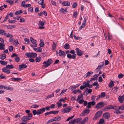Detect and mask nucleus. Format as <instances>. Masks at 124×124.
Segmentation results:
<instances>
[{
    "label": "nucleus",
    "mask_w": 124,
    "mask_h": 124,
    "mask_svg": "<svg viewBox=\"0 0 124 124\" xmlns=\"http://www.w3.org/2000/svg\"><path fill=\"white\" fill-rule=\"evenodd\" d=\"M74 120H75V122H76L77 123H78L80 122L81 121L82 119L81 118H77L76 119H74Z\"/></svg>",
    "instance_id": "nucleus-40"
},
{
    "label": "nucleus",
    "mask_w": 124,
    "mask_h": 124,
    "mask_svg": "<svg viewBox=\"0 0 124 124\" xmlns=\"http://www.w3.org/2000/svg\"><path fill=\"white\" fill-rule=\"evenodd\" d=\"M119 109H118L117 110H115L114 111V113L116 114L121 113V112L119 110Z\"/></svg>",
    "instance_id": "nucleus-57"
},
{
    "label": "nucleus",
    "mask_w": 124,
    "mask_h": 124,
    "mask_svg": "<svg viewBox=\"0 0 124 124\" xmlns=\"http://www.w3.org/2000/svg\"><path fill=\"white\" fill-rule=\"evenodd\" d=\"M58 112L59 111H52L46 113L45 114V116H46L50 114H56L58 113Z\"/></svg>",
    "instance_id": "nucleus-7"
},
{
    "label": "nucleus",
    "mask_w": 124,
    "mask_h": 124,
    "mask_svg": "<svg viewBox=\"0 0 124 124\" xmlns=\"http://www.w3.org/2000/svg\"><path fill=\"white\" fill-rule=\"evenodd\" d=\"M62 5L64 6H69L70 5V3L67 1H64L62 3Z\"/></svg>",
    "instance_id": "nucleus-20"
},
{
    "label": "nucleus",
    "mask_w": 124,
    "mask_h": 124,
    "mask_svg": "<svg viewBox=\"0 0 124 124\" xmlns=\"http://www.w3.org/2000/svg\"><path fill=\"white\" fill-rule=\"evenodd\" d=\"M33 49L37 52H41L42 51V48L41 47L33 48Z\"/></svg>",
    "instance_id": "nucleus-21"
},
{
    "label": "nucleus",
    "mask_w": 124,
    "mask_h": 124,
    "mask_svg": "<svg viewBox=\"0 0 124 124\" xmlns=\"http://www.w3.org/2000/svg\"><path fill=\"white\" fill-rule=\"evenodd\" d=\"M88 117H86L84 118L82 121L80 122V124H84L88 120Z\"/></svg>",
    "instance_id": "nucleus-25"
},
{
    "label": "nucleus",
    "mask_w": 124,
    "mask_h": 124,
    "mask_svg": "<svg viewBox=\"0 0 124 124\" xmlns=\"http://www.w3.org/2000/svg\"><path fill=\"white\" fill-rule=\"evenodd\" d=\"M14 25H9L8 26L7 28L8 29H12L15 27Z\"/></svg>",
    "instance_id": "nucleus-50"
},
{
    "label": "nucleus",
    "mask_w": 124,
    "mask_h": 124,
    "mask_svg": "<svg viewBox=\"0 0 124 124\" xmlns=\"http://www.w3.org/2000/svg\"><path fill=\"white\" fill-rule=\"evenodd\" d=\"M25 55L28 58H35L37 56L36 54L33 53H26L25 54Z\"/></svg>",
    "instance_id": "nucleus-4"
},
{
    "label": "nucleus",
    "mask_w": 124,
    "mask_h": 124,
    "mask_svg": "<svg viewBox=\"0 0 124 124\" xmlns=\"http://www.w3.org/2000/svg\"><path fill=\"white\" fill-rule=\"evenodd\" d=\"M2 70L3 72L9 74L10 73V70L8 69L6 67L3 68Z\"/></svg>",
    "instance_id": "nucleus-11"
},
{
    "label": "nucleus",
    "mask_w": 124,
    "mask_h": 124,
    "mask_svg": "<svg viewBox=\"0 0 124 124\" xmlns=\"http://www.w3.org/2000/svg\"><path fill=\"white\" fill-rule=\"evenodd\" d=\"M4 35L6 37H9L10 38H12L13 37L12 35L8 33H6L5 32L4 33Z\"/></svg>",
    "instance_id": "nucleus-22"
},
{
    "label": "nucleus",
    "mask_w": 124,
    "mask_h": 124,
    "mask_svg": "<svg viewBox=\"0 0 124 124\" xmlns=\"http://www.w3.org/2000/svg\"><path fill=\"white\" fill-rule=\"evenodd\" d=\"M23 11L22 10H20L19 11H17L15 12V14L16 15L18 14H20L21 13H22Z\"/></svg>",
    "instance_id": "nucleus-44"
},
{
    "label": "nucleus",
    "mask_w": 124,
    "mask_h": 124,
    "mask_svg": "<svg viewBox=\"0 0 124 124\" xmlns=\"http://www.w3.org/2000/svg\"><path fill=\"white\" fill-rule=\"evenodd\" d=\"M19 18H20V21L19 22H24V21L25 20L24 19L22 18L20 16H19Z\"/></svg>",
    "instance_id": "nucleus-58"
},
{
    "label": "nucleus",
    "mask_w": 124,
    "mask_h": 124,
    "mask_svg": "<svg viewBox=\"0 0 124 124\" xmlns=\"http://www.w3.org/2000/svg\"><path fill=\"white\" fill-rule=\"evenodd\" d=\"M15 59V61L16 62H18L20 61V58L18 56H16Z\"/></svg>",
    "instance_id": "nucleus-52"
},
{
    "label": "nucleus",
    "mask_w": 124,
    "mask_h": 124,
    "mask_svg": "<svg viewBox=\"0 0 124 124\" xmlns=\"http://www.w3.org/2000/svg\"><path fill=\"white\" fill-rule=\"evenodd\" d=\"M52 62L53 61L51 59H48L47 61H45L43 62V64H44V65L43 67H48L52 63Z\"/></svg>",
    "instance_id": "nucleus-3"
},
{
    "label": "nucleus",
    "mask_w": 124,
    "mask_h": 124,
    "mask_svg": "<svg viewBox=\"0 0 124 124\" xmlns=\"http://www.w3.org/2000/svg\"><path fill=\"white\" fill-rule=\"evenodd\" d=\"M93 73V72L92 71H88L86 74L84 76V77L85 78H86L87 77L90 76L91 74Z\"/></svg>",
    "instance_id": "nucleus-27"
},
{
    "label": "nucleus",
    "mask_w": 124,
    "mask_h": 124,
    "mask_svg": "<svg viewBox=\"0 0 124 124\" xmlns=\"http://www.w3.org/2000/svg\"><path fill=\"white\" fill-rule=\"evenodd\" d=\"M6 68L9 69H12L14 68V66L12 64L10 65H6Z\"/></svg>",
    "instance_id": "nucleus-32"
},
{
    "label": "nucleus",
    "mask_w": 124,
    "mask_h": 124,
    "mask_svg": "<svg viewBox=\"0 0 124 124\" xmlns=\"http://www.w3.org/2000/svg\"><path fill=\"white\" fill-rule=\"evenodd\" d=\"M14 0H6L5 2L9 3L10 5L14 3Z\"/></svg>",
    "instance_id": "nucleus-36"
},
{
    "label": "nucleus",
    "mask_w": 124,
    "mask_h": 124,
    "mask_svg": "<svg viewBox=\"0 0 124 124\" xmlns=\"http://www.w3.org/2000/svg\"><path fill=\"white\" fill-rule=\"evenodd\" d=\"M41 60V57H40L39 56L36 57L35 59V61L36 62H38L40 61Z\"/></svg>",
    "instance_id": "nucleus-41"
},
{
    "label": "nucleus",
    "mask_w": 124,
    "mask_h": 124,
    "mask_svg": "<svg viewBox=\"0 0 124 124\" xmlns=\"http://www.w3.org/2000/svg\"><path fill=\"white\" fill-rule=\"evenodd\" d=\"M119 109L121 110H124V104L120 106L119 107Z\"/></svg>",
    "instance_id": "nucleus-47"
},
{
    "label": "nucleus",
    "mask_w": 124,
    "mask_h": 124,
    "mask_svg": "<svg viewBox=\"0 0 124 124\" xmlns=\"http://www.w3.org/2000/svg\"><path fill=\"white\" fill-rule=\"evenodd\" d=\"M75 123V121L74 119L69 121V124H74Z\"/></svg>",
    "instance_id": "nucleus-51"
},
{
    "label": "nucleus",
    "mask_w": 124,
    "mask_h": 124,
    "mask_svg": "<svg viewBox=\"0 0 124 124\" xmlns=\"http://www.w3.org/2000/svg\"><path fill=\"white\" fill-rule=\"evenodd\" d=\"M44 24L43 22L40 21L38 25L39 26V28L40 29H43L44 28V27L43 26Z\"/></svg>",
    "instance_id": "nucleus-8"
},
{
    "label": "nucleus",
    "mask_w": 124,
    "mask_h": 124,
    "mask_svg": "<svg viewBox=\"0 0 124 124\" xmlns=\"http://www.w3.org/2000/svg\"><path fill=\"white\" fill-rule=\"evenodd\" d=\"M54 121H59L61 119V117L60 116H56L53 118Z\"/></svg>",
    "instance_id": "nucleus-24"
},
{
    "label": "nucleus",
    "mask_w": 124,
    "mask_h": 124,
    "mask_svg": "<svg viewBox=\"0 0 124 124\" xmlns=\"http://www.w3.org/2000/svg\"><path fill=\"white\" fill-rule=\"evenodd\" d=\"M75 50L77 55L79 56H81L84 53V52L79 49L78 48H76Z\"/></svg>",
    "instance_id": "nucleus-5"
},
{
    "label": "nucleus",
    "mask_w": 124,
    "mask_h": 124,
    "mask_svg": "<svg viewBox=\"0 0 124 124\" xmlns=\"http://www.w3.org/2000/svg\"><path fill=\"white\" fill-rule=\"evenodd\" d=\"M74 38L76 40L81 39L82 38L81 37H76L75 35H74Z\"/></svg>",
    "instance_id": "nucleus-45"
},
{
    "label": "nucleus",
    "mask_w": 124,
    "mask_h": 124,
    "mask_svg": "<svg viewBox=\"0 0 124 124\" xmlns=\"http://www.w3.org/2000/svg\"><path fill=\"white\" fill-rule=\"evenodd\" d=\"M8 22L10 23H13L16 22V20H11L10 19H9L8 20Z\"/></svg>",
    "instance_id": "nucleus-63"
},
{
    "label": "nucleus",
    "mask_w": 124,
    "mask_h": 124,
    "mask_svg": "<svg viewBox=\"0 0 124 124\" xmlns=\"http://www.w3.org/2000/svg\"><path fill=\"white\" fill-rule=\"evenodd\" d=\"M25 3L24 1H23L21 3V5L22 7H24L25 6Z\"/></svg>",
    "instance_id": "nucleus-54"
},
{
    "label": "nucleus",
    "mask_w": 124,
    "mask_h": 124,
    "mask_svg": "<svg viewBox=\"0 0 124 124\" xmlns=\"http://www.w3.org/2000/svg\"><path fill=\"white\" fill-rule=\"evenodd\" d=\"M85 25V24L82 23L81 26L79 28V30H81L82 29L84 28Z\"/></svg>",
    "instance_id": "nucleus-48"
},
{
    "label": "nucleus",
    "mask_w": 124,
    "mask_h": 124,
    "mask_svg": "<svg viewBox=\"0 0 124 124\" xmlns=\"http://www.w3.org/2000/svg\"><path fill=\"white\" fill-rule=\"evenodd\" d=\"M27 67L26 65L22 63L21 65H19V68L20 70H21L23 68H24Z\"/></svg>",
    "instance_id": "nucleus-15"
},
{
    "label": "nucleus",
    "mask_w": 124,
    "mask_h": 124,
    "mask_svg": "<svg viewBox=\"0 0 124 124\" xmlns=\"http://www.w3.org/2000/svg\"><path fill=\"white\" fill-rule=\"evenodd\" d=\"M13 47L12 46H9L8 49L9 51L11 52L13 50Z\"/></svg>",
    "instance_id": "nucleus-49"
},
{
    "label": "nucleus",
    "mask_w": 124,
    "mask_h": 124,
    "mask_svg": "<svg viewBox=\"0 0 124 124\" xmlns=\"http://www.w3.org/2000/svg\"><path fill=\"white\" fill-rule=\"evenodd\" d=\"M45 109L44 108H41L38 110L39 115H40L43 113L45 112Z\"/></svg>",
    "instance_id": "nucleus-17"
},
{
    "label": "nucleus",
    "mask_w": 124,
    "mask_h": 124,
    "mask_svg": "<svg viewBox=\"0 0 124 124\" xmlns=\"http://www.w3.org/2000/svg\"><path fill=\"white\" fill-rule=\"evenodd\" d=\"M70 45L68 43H66L64 44V47L65 49H69L70 48Z\"/></svg>",
    "instance_id": "nucleus-33"
},
{
    "label": "nucleus",
    "mask_w": 124,
    "mask_h": 124,
    "mask_svg": "<svg viewBox=\"0 0 124 124\" xmlns=\"http://www.w3.org/2000/svg\"><path fill=\"white\" fill-rule=\"evenodd\" d=\"M70 53L73 54L72 55H71L70 54H67V57L70 59H75L76 57V55L75 53V50H71L70 51Z\"/></svg>",
    "instance_id": "nucleus-1"
},
{
    "label": "nucleus",
    "mask_w": 124,
    "mask_h": 124,
    "mask_svg": "<svg viewBox=\"0 0 124 124\" xmlns=\"http://www.w3.org/2000/svg\"><path fill=\"white\" fill-rule=\"evenodd\" d=\"M0 59L2 60H4L6 57V55L5 54H1L0 55Z\"/></svg>",
    "instance_id": "nucleus-30"
},
{
    "label": "nucleus",
    "mask_w": 124,
    "mask_h": 124,
    "mask_svg": "<svg viewBox=\"0 0 124 124\" xmlns=\"http://www.w3.org/2000/svg\"><path fill=\"white\" fill-rule=\"evenodd\" d=\"M5 49V45L2 43H0V50H4Z\"/></svg>",
    "instance_id": "nucleus-28"
},
{
    "label": "nucleus",
    "mask_w": 124,
    "mask_h": 124,
    "mask_svg": "<svg viewBox=\"0 0 124 124\" xmlns=\"http://www.w3.org/2000/svg\"><path fill=\"white\" fill-rule=\"evenodd\" d=\"M90 110L87 109H85L83 111V113H82L81 115L82 116H84L87 115L89 112Z\"/></svg>",
    "instance_id": "nucleus-9"
},
{
    "label": "nucleus",
    "mask_w": 124,
    "mask_h": 124,
    "mask_svg": "<svg viewBox=\"0 0 124 124\" xmlns=\"http://www.w3.org/2000/svg\"><path fill=\"white\" fill-rule=\"evenodd\" d=\"M39 107V106L36 105H34L32 106L31 107L32 108H38Z\"/></svg>",
    "instance_id": "nucleus-56"
},
{
    "label": "nucleus",
    "mask_w": 124,
    "mask_h": 124,
    "mask_svg": "<svg viewBox=\"0 0 124 124\" xmlns=\"http://www.w3.org/2000/svg\"><path fill=\"white\" fill-rule=\"evenodd\" d=\"M95 104V102L94 101L89 102L88 103V105L86 108H90L91 107V106H93Z\"/></svg>",
    "instance_id": "nucleus-6"
},
{
    "label": "nucleus",
    "mask_w": 124,
    "mask_h": 124,
    "mask_svg": "<svg viewBox=\"0 0 124 124\" xmlns=\"http://www.w3.org/2000/svg\"><path fill=\"white\" fill-rule=\"evenodd\" d=\"M102 112L101 111H98L96 114L94 118L96 119L99 118L102 114Z\"/></svg>",
    "instance_id": "nucleus-10"
},
{
    "label": "nucleus",
    "mask_w": 124,
    "mask_h": 124,
    "mask_svg": "<svg viewBox=\"0 0 124 124\" xmlns=\"http://www.w3.org/2000/svg\"><path fill=\"white\" fill-rule=\"evenodd\" d=\"M0 63L2 65H4L7 64V62H6L4 61H0Z\"/></svg>",
    "instance_id": "nucleus-35"
},
{
    "label": "nucleus",
    "mask_w": 124,
    "mask_h": 124,
    "mask_svg": "<svg viewBox=\"0 0 124 124\" xmlns=\"http://www.w3.org/2000/svg\"><path fill=\"white\" fill-rule=\"evenodd\" d=\"M124 76V75L122 73L119 74L118 75V78H122Z\"/></svg>",
    "instance_id": "nucleus-55"
},
{
    "label": "nucleus",
    "mask_w": 124,
    "mask_h": 124,
    "mask_svg": "<svg viewBox=\"0 0 124 124\" xmlns=\"http://www.w3.org/2000/svg\"><path fill=\"white\" fill-rule=\"evenodd\" d=\"M118 99L120 102L121 103L123 102L124 100V95H123L122 96H119Z\"/></svg>",
    "instance_id": "nucleus-19"
},
{
    "label": "nucleus",
    "mask_w": 124,
    "mask_h": 124,
    "mask_svg": "<svg viewBox=\"0 0 124 124\" xmlns=\"http://www.w3.org/2000/svg\"><path fill=\"white\" fill-rule=\"evenodd\" d=\"M56 43H55V42H53V44L52 45V50H55L56 47Z\"/></svg>",
    "instance_id": "nucleus-26"
},
{
    "label": "nucleus",
    "mask_w": 124,
    "mask_h": 124,
    "mask_svg": "<svg viewBox=\"0 0 124 124\" xmlns=\"http://www.w3.org/2000/svg\"><path fill=\"white\" fill-rule=\"evenodd\" d=\"M5 32V31H4L3 30L1 29L0 32V34L1 35H4V33Z\"/></svg>",
    "instance_id": "nucleus-53"
},
{
    "label": "nucleus",
    "mask_w": 124,
    "mask_h": 124,
    "mask_svg": "<svg viewBox=\"0 0 124 124\" xmlns=\"http://www.w3.org/2000/svg\"><path fill=\"white\" fill-rule=\"evenodd\" d=\"M85 91H87L88 93H91L92 91L91 89H88V88H87L86 89Z\"/></svg>",
    "instance_id": "nucleus-43"
},
{
    "label": "nucleus",
    "mask_w": 124,
    "mask_h": 124,
    "mask_svg": "<svg viewBox=\"0 0 124 124\" xmlns=\"http://www.w3.org/2000/svg\"><path fill=\"white\" fill-rule=\"evenodd\" d=\"M44 0H40L39 1V3L40 5H42L44 3Z\"/></svg>",
    "instance_id": "nucleus-60"
},
{
    "label": "nucleus",
    "mask_w": 124,
    "mask_h": 124,
    "mask_svg": "<svg viewBox=\"0 0 124 124\" xmlns=\"http://www.w3.org/2000/svg\"><path fill=\"white\" fill-rule=\"evenodd\" d=\"M83 85H84V86L85 88H86V87H88V85H89L88 84L86 83V82H85L84 83H83Z\"/></svg>",
    "instance_id": "nucleus-64"
},
{
    "label": "nucleus",
    "mask_w": 124,
    "mask_h": 124,
    "mask_svg": "<svg viewBox=\"0 0 124 124\" xmlns=\"http://www.w3.org/2000/svg\"><path fill=\"white\" fill-rule=\"evenodd\" d=\"M54 93H52L50 95H47L46 97V99H48L49 98H50L52 97H53L54 96Z\"/></svg>",
    "instance_id": "nucleus-38"
},
{
    "label": "nucleus",
    "mask_w": 124,
    "mask_h": 124,
    "mask_svg": "<svg viewBox=\"0 0 124 124\" xmlns=\"http://www.w3.org/2000/svg\"><path fill=\"white\" fill-rule=\"evenodd\" d=\"M32 112L33 113V114L34 115H39V114H38L39 113L38 112V110H33L32 111Z\"/></svg>",
    "instance_id": "nucleus-37"
},
{
    "label": "nucleus",
    "mask_w": 124,
    "mask_h": 124,
    "mask_svg": "<svg viewBox=\"0 0 124 124\" xmlns=\"http://www.w3.org/2000/svg\"><path fill=\"white\" fill-rule=\"evenodd\" d=\"M24 41L25 42V43L27 44H29L30 42L29 39L27 38H25L24 39Z\"/></svg>",
    "instance_id": "nucleus-46"
},
{
    "label": "nucleus",
    "mask_w": 124,
    "mask_h": 124,
    "mask_svg": "<svg viewBox=\"0 0 124 124\" xmlns=\"http://www.w3.org/2000/svg\"><path fill=\"white\" fill-rule=\"evenodd\" d=\"M71 110V109L69 108H67L63 109L62 110V112L64 113H67L70 112Z\"/></svg>",
    "instance_id": "nucleus-14"
},
{
    "label": "nucleus",
    "mask_w": 124,
    "mask_h": 124,
    "mask_svg": "<svg viewBox=\"0 0 124 124\" xmlns=\"http://www.w3.org/2000/svg\"><path fill=\"white\" fill-rule=\"evenodd\" d=\"M114 85L113 81L112 80H111L110 82L108 84V86L110 87H112Z\"/></svg>",
    "instance_id": "nucleus-29"
},
{
    "label": "nucleus",
    "mask_w": 124,
    "mask_h": 124,
    "mask_svg": "<svg viewBox=\"0 0 124 124\" xmlns=\"http://www.w3.org/2000/svg\"><path fill=\"white\" fill-rule=\"evenodd\" d=\"M110 116V114L109 113L106 112L103 115V117L106 119L108 118Z\"/></svg>",
    "instance_id": "nucleus-16"
},
{
    "label": "nucleus",
    "mask_w": 124,
    "mask_h": 124,
    "mask_svg": "<svg viewBox=\"0 0 124 124\" xmlns=\"http://www.w3.org/2000/svg\"><path fill=\"white\" fill-rule=\"evenodd\" d=\"M32 116V114L31 113H29L28 116L23 117L21 120L22 121L25 122L31 119Z\"/></svg>",
    "instance_id": "nucleus-2"
},
{
    "label": "nucleus",
    "mask_w": 124,
    "mask_h": 124,
    "mask_svg": "<svg viewBox=\"0 0 124 124\" xmlns=\"http://www.w3.org/2000/svg\"><path fill=\"white\" fill-rule=\"evenodd\" d=\"M103 102H101L97 104L95 106L96 107L97 109L102 108L103 106Z\"/></svg>",
    "instance_id": "nucleus-13"
},
{
    "label": "nucleus",
    "mask_w": 124,
    "mask_h": 124,
    "mask_svg": "<svg viewBox=\"0 0 124 124\" xmlns=\"http://www.w3.org/2000/svg\"><path fill=\"white\" fill-rule=\"evenodd\" d=\"M113 107V106L109 105L105 107V109H112Z\"/></svg>",
    "instance_id": "nucleus-34"
},
{
    "label": "nucleus",
    "mask_w": 124,
    "mask_h": 124,
    "mask_svg": "<svg viewBox=\"0 0 124 124\" xmlns=\"http://www.w3.org/2000/svg\"><path fill=\"white\" fill-rule=\"evenodd\" d=\"M112 109H114L115 110H117L118 109H119V107L118 108L116 106H113Z\"/></svg>",
    "instance_id": "nucleus-62"
},
{
    "label": "nucleus",
    "mask_w": 124,
    "mask_h": 124,
    "mask_svg": "<svg viewBox=\"0 0 124 124\" xmlns=\"http://www.w3.org/2000/svg\"><path fill=\"white\" fill-rule=\"evenodd\" d=\"M39 46L41 47H42L44 46V44L43 42H41L39 44Z\"/></svg>",
    "instance_id": "nucleus-61"
},
{
    "label": "nucleus",
    "mask_w": 124,
    "mask_h": 124,
    "mask_svg": "<svg viewBox=\"0 0 124 124\" xmlns=\"http://www.w3.org/2000/svg\"><path fill=\"white\" fill-rule=\"evenodd\" d=\"M12 79L15 81H20L21 80V78H11Z\"/></svg>",
    "instance_id": "nucleus-42"
},
{
    "label": "nucleus",
    "mask_w": 124,
    "mask_h": 124,
    "mask_svg": "<svg viewBox=\"0 0 124 124\" xmlns=\"http://www.w3.org/2000/svg\"><path fill=\"white\" fill-rule=\"evenodd\" d=\"M59 56L62 57H64L65 56V52L61 50H59Z\"/></svg>",
    "instance_id": "nucleus-12"
},
{
    "label": "nucleus",
    "mask_w": 124,
    "mask_h": 124,
    "mask_svg": "<svg viewBox=\"0 0 124 124\" xmlns=\"http://www.w3.org/2000/svg\"><path fill=\"white\" fill-rule=\"evenodd\" d=\"M79 85H78V86H70V87H71V90H73L75 89H76V88H77L78 87V86H79Z\"/></svg>",
    "instance_id": "nucleus-59"
},
{
    "label": "nucleus",
    "mask_w": 124,
    "mask_h": 124,
    "mask_svg": "<svg viewBox=\"0 0 124 124\" xmlns=\"http://www.w3.org/2000/svg\"><path fill=\"white\" fill-rule=\"evenodd\" d=\"M30 39L31 41L33 44H34L37 43V41L34 39L32 37H30Z\"/></svg>",
    "instance_id": "nucleus-23"
},
{
    "label": "nucleus",
    "mask_w": 124,
    "mask_h": 124,
    "mask_svg": "<svg viewBox=\"0 0 124 124\" xmlns=\"http://www.w3.org/2000/svg\"><path fill=\"white\" fill-rule=\"evenodd\" d=\"M118 88V87L116 86L115 87L112 89V90L113 92L116 93L117 92V90Z\"/></svg>",
    "instance_id": "nucleus-31"
},
{
    "label": "nucleus",
    "mask_w": 124,
    "mask_h": 124,
    "mask_svg": "<svg viewBox=\"0 0 124 124\" xmlns=\"http://www.w3.org/2000/svg\"><path fill=\"white\" fill-rule=\"evenodd\" d=\"M83 95L82 93H81L78 96V99L77 100V101H78V100H79L81 98L83 99Z\"/></svg>",
    "instance_id": "nucleus-39"
},
{
    "label": "nucleus",
    "mask_w": 124,
    "mask_h": 124,
    "mask_svg": "<svg viewBox=\"0 0 124 124\" xmlns=\"http://www.w3.org/2000/svg\"><path fill=\"white\" fill-rule=\"evenodd\" d=\"M106 94L105 92H102L101 93V95H99V97L96 99V100L100 98H102L105 96Z\"/></svg>",
    "instance_id": "nucleus-18"
}]
</instances>
